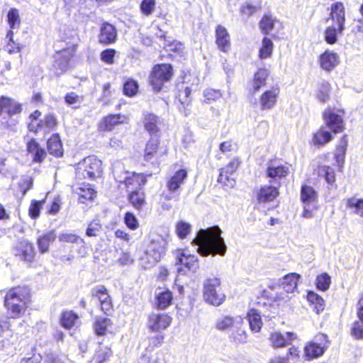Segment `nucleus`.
I'll list each match as a JSON object with an SVG mask.
<instances>
[{
    "mask_svg": "<svg viewBox=\"0 0 363 363\" xmlns=\"http://www.w3.org/2000/svg\"><path fill=\"white\" fill-rule=\"evenodd\" d=\"M221 230L218 226L201 229L193 240L192 244L197 246V252L202 256L218 255L224 256L227 246L221 237Z\"/></svg>",
    "mask_w": 363,
    "mask_h": 363,
    "instance_id": "nucleus-1",
    "label": "nucleus"
},
{
    "mask_svg": "<svg viewBox=\"0 0 363 363\" xmlns=\"http://www.w3.org/2000/svg\"><path fill=\"white\" fill-rule=\"evenodd\" d=\"M29 298L30 292L26 287L18 286L7 292L4 303L12 318H18L24 313Z\"/></svg>",
    "mask_w": 363,
    "mask_h": 363,
    "instance_id": "nucleus-2",
    "label": "nucleus"
},
{
    "mask_svg": "<svg viewBox=\"0 0 363 363\" xmlns=\"http://www.w3.org/2000/svg\"><path fill=\"white\" fill-rule=\"evenodd\" d=\"M330 19L333 23L325 28L324 38L328 44L333 45L336 43L337 35L342 34L345 29V11L341 2H336L332 5Z\"/></svg>",
    "mask_w": 363,
    "mask_h": 363,
    "instance_id": "nucleus-3",
    "label": "nucleus"
},
{
    "mask_svg": "<svg viewBox=\"0 0 363 363\" xmlns=\"http://www.w3.org/2000/svg\"><path fill=\"white\" fill-rule=\"evenodd\" d=\"M203 298L208 303L218 306L225 299V295L221 288L220 279L218 277L208 278L203 283Z\"/></svg>",
    "mask_w": 363,
    "mask_h": 363,
    "instance_id": "nucleus-4",
    "label": "nucleus"
},
{
    "mask_svg": "<svg viewBox=\"0 0 363 363\" xmlns=\"http://www.w3.org/2000/svg\"><path fill=\"white\" fill-rule=\"evenodd\" d=\"M101 164V161L96 157L89 156L77 164L76 175L80 179H94L100 177L102 172Z\"/></svg>",
    "mask_w": 363,
    "mask_h": 363,
    "instance_id": "nucleus-5",
    "label": "nucleus"
},
{
    "mask_svg": "<svg viewBox=\"0 0 363 363\" xmlns=\"http://www.w3.org/2000/svg\"><path fill=\"white\" fill-rule=\"evenodd\" d=\"M173 75L172 67L169 64L155 65L150 75V83L153 89L159 91L164 83L169 82Z\"/></svg>",
    "mask_w": 363,
    "mask_h": 363,
    "instance_id": "nucleus-6",
    "label": "nucleus"
},
{
    "mask_svg": "<svg viewBox=\"0 0 363 363\" xmlns=\"http://www.w3.org/2000/svg\"><path fill=\"white\" fill-rule=\"evenodd\" d=\"M172 318L165 313H152L147 318V327L152 332L167 329L172 323Z\"/></svg>",
    "mask_w": 363,
    "mask_h": 363,
    "instance_id": "nucleus-7",
    "label": "nucleus"
},
{
    "mask_svg": "<svg viewBox=\"0 0 363 363\" xmlns=\"http://www.w3.org/2000/svg\"><path fill=\"white\" fill-rule=\"evenodd\" d=\"M167 245V240L162 236L157 235L152 239L146 253L152 258L153 263L159 262L165 254Z\"/></svg>",
    "mask_w": 363,
    "mask_h": 363,
    "instance_id": "nucleus-8",
    "label": "nucleus"
},
{
    "mask_svg": "<svg viewBox=\"0 0 363 363\" xmlns=\"http://www.w3.org/2000/svg\"><path fill=\"white\" fill-rule=\"evenodd\" d=\"M327 337L325 335H320L316 337L317 341H312L308 342L305 348V355L308 359L316 358L321 356L325 348L328 347Z\"/></svg>",
    "mask_w": 363,
    "mask_h": 363,
    "instance_id": "nucleus-9",
    "label": "nucleus"
},
{
    "mask_svg": "<svg viewBox=\"0 0 363 363\" xmlns=\"http://www.w3.org/2000/svg\"><path fill=\"white\" fill-rule=\"evenodd\" d=\"M323 118L326 126L334 133H341L344 130L342 116L333 109L327 108L323 113Z\"/></svg>",
    "mask_w": 363,
    "mask_h": 363,
    "instance_id": "nucleus-10",
    "label": "nucleus"
},
{
    "mask_svg": "<svg viewBox=\"0 0 363 363\" xmlns=\"http://www.w3.org/2000/svg\"><path fill=\"white\" fill-rule=\"evenodd\" d=\"M279 88L273 86L270 89L264 91L259 97V105L262 110H271L277 104Z\"/></svg>",
    "mask_w": 363,
    "mask_h": 363,
    "instance_id": "nucleus-11",
    "label": "nucleus"
},
{
    "mask_svg": "<svg viewBox=\"0 0 363 363\" xmlns=\"http://www.w3.org/2000/svg\"><path fill=\"white\" fill-rule=\"evenodd\" d=\"M296 337V335L294 333L286 332L281 333L279 331H275L271 333L269 341L274 348H280L291 344Z\"/></svg>",
    "mask_w": 363,
    "mask_h": 363,
    "instance_id": "nucleus-12",
    "label": "nucleus"
},
{
    "mask_svg": "<svg viewBox=\"0 0 363 363\" xmlns=\"http://www.w3.org/2000/svg\"><path fill=\"white\" fill-rule=\"evenodd\" d=\"M240 324H244L242 317L240 315H223L216 320L215 327L219 331H231L235 326H238Z\"/></svg>",
    "mask_w": 363,
    "mask_h": 363,
    "instance_id": "nucleus-13",
    "label": "nucleus"
},
{
    "mask_svg": "<svg viewBox=\"0 0 363 363\" xmlns=\"http://www.w3.org/2000/svg\"><path fill=\"white\" fill-rule=\"evenodd\" d=\"M289 172L287 165L283 164L278 161H270L268 163L266 171L267 176L274 182L282 177H285Z\"/></svg>",
    "mask_w": 363,
    "mask_h": 363,
    "instance_id": "nucleus-14",
    "label": "nucleus"
},
{
    "mask_svg": "<svg viewBox=\"0 0 363 363\" xmlns=\"http://www.w3.org/2000/svg\"><path fill=\"white\" fill-rule=\"evenodd\" d=\"M92 294L98 298L101 304V309L104 313L108 314L111 312L112 303L111 298L107 292V289L104 286L94 289Z\"/></svg>",
    "mask_w": 363,
    "mask_h": 363,
    "instance_id": "nucleus-15",
    "label": "nucleus"
},
{
    "mask_svg": "<svg viewBox=\"0 0 363 363\" xmlns=\"http://www.w3.org/2000/svg\"><path fill=\"white\" fill-rule=\"evenodd\" d=\"M177 264L183 265L188 271L192 272H195L199 268L197 257L184 250L178 252Z\"/></svg>",
    "mask_w": 363,
    "mask_h": 363,
    "instance_id": "nucleus-16",
    "label": "nucleus"
},
{
    "mask_svg": "<svg viewBox=\"0 0 363 363\" xmlns=\"http://www.w3.org/2000/svg\"><path fill=\"white\" fill-rule=\"evenodd\" d=\"M279 185H264L259 189L257 194L259 203H266L274 201L279 195Z\"/></svg>",
    "mask_w": 363,
    "mask_h": 363,
    "instance_id": "nucleus-17",
    "label": "nucleus"
},
{
    "mask_svg": "<svg viewBox=\"0 0 363 363\" xmlns=\"http://www.w3.org/2000/svg\"><path fill=\"white\" fill-rule=\"evenodd\" d=\"M117 38V33L115 27L108 23H102L100 28V34L99 35V43L108 45L115 43Z\"/></svg>",
    "mask_w": 363,
    "mask_h": 363,
    "instance_id": "nucleus-18",
    "label": "nucleus"
},
{
    "mask_svg": "<svg viewBox=\"0 0 363 363\" xmlns=\"http://www.w3.org/2000/svg\"><path fill=\"white\" fill-rule=\"evenodd\" d=\"M16 255L25 262H31L35 257L33 244L27 240L20 242L16 249Z\"/></svg>",
    "mask_w": 363,
    "mask_h": 363,
    "instance_id": "nucleus-19",
    "label": "nucleus"
},
{
    "mask_svg": "<svg viewBox=\"0 0 363 363\" xmlns=\"http://www.w3.org/2000/svg\"><path fill=\"white\" fill-rule=\"evenodd\" d=\"M319 62L323 69L330 72L339 64V56L333 51L326 50L320 56Z\"/></svg>",
    "mask_w": 363,
    "mask_h": 363,
    "instance_id": "nucleus-20",
    "label": "nucleus"
},
{
    "mask_svg": "<svg viewBox=\"0 0 363 363\" xmlns=\"http://www.w3.org/2000/svg\"><path fill=\"white\" fill-rule=\"evenodd\" d=\"M216 43L218 49L224 52L230 49V35L226 28L220 25L218 26L216 30Z\"/></svg>",
    "mask_w": 363,
    "mask_h": 363,
    "instance_id": "nucleus-21",
    "label": "nucleus"
},
{
    "mask_svg": "<svg viewBox=\"0 0 363 363\" xmlns=\"http://www.w3.org/2000/svg\"><path fill=\"white\" fill-rule=\"evenodd\" d=\"M143 125L145 129L150 135H156L160 131L161 120L157 116L153 113H146L144 114Z\"/></svg>",
    "mask_w": 363,
    "mask_h": 363,
    "instance_id": "nucleus-22",
    "label": "nucleus"
},
{
    "mask_svg": "<svg viewBox=\"0 0 363 363\" xmlns=\"http://www.w3.org/2000/svg\"><path fill=\"white\" fill-rule=\"evenodd\" d=\"M125 176L123 179L118 176L116 180L120 183H124L126 187L135 189L145 184L143 175L129 172H125Z\"/></svg>",
    "mask_w": 363,
    "mask_h": 363,
    "instance_id": "nucleus-23",
    "label": "nucleus"
},
{
    "mask_svg": "<svg viewBox=\"0 0 363 363\" xmlns=\"http://www.w3.org/2000/svg\"><path fill=\"white\" fill-rule=\"evenodd\" d=\"M56 239V234L54 230H50L40 235L37 239V246L40 253L44 254L49 251L51 243Z\"/></svg>",
    "mask_w": 363,
    "mask_h": 363,
    "instance_id": "nucleus-24",
    "label": "nucleus"
},
{
    "mask_svg": "<svg viewBox=\"0 0 363 363\" xmlns=\"http://www.w3.org/2000/svg\"><path fill=\"white\" fill-rule=\"evenodd\" d=\"M269 74V72L267 69H259L255 74L252 82V88L250 91L252 94L257 93L262 87L266 86V81Z\"/></svg>",
    "mask_w": 363,
    "mask_h": 363,
    "instance_id": "nucleus-25",
    "label": "nucleus"
},
{
    "mask_svg": "<svg viewBox=\"0 0 363 363\" xmlns=\"http://www.w3.org/2000/svg\"><path fill=\"white\" fill-rule=\"evenodd\" d=\"M187 177L185 169H179L172 175L167 183L169 191L174 192L182 185Z\"/></svg>",
    "mask_w": 363,
    "mask_h": 363,
    "instance_id": "nucleus-26",
    "label": "nucleus"
},
{
    "mask_svg": "<svg viewBox=\"0 0 363 363\" xmlns=\"http://www.w3.org/2000/svg\"><path fill=\"white\" fill-rule=\"evenodd\" d=\"M317 193L314 189L307 184H303L301 189V200L303 204L309 206L317 205Z\"/></svg>",
    "mask_w": 363,
    "mask_h": 363,
    "instance_id": "nucleus-27",
    "label": "nucleus"
},
{
    "mask_svg": "<svg viewBox=\"0 0 363 363\" xmlns=\"http://www.w3.org/2000/svg\"><path fill=\"white\" fill-rule=\"evenodd\" d=\"M94 328L97 335H104L112 332L113 323L109 318L99 317L94 323Z\"/></svg>",
    "mask_w": 363,
    "mask_h": 363,
    "instance_id": "nucleus-28",
    "label": "nucleus"
},
{
    "mask_svg": "<svg viewBox=\"0 0 363 363\" xmlns=\"http://www.w3.org/2000/svg\"><path fill=\"white\" fill-rule=\"evenodd\" d=\"M123 118L124 117L120 114L109 115L104 118L99 125V128L101 131H110L115 125L123 123Z\"/></svg>",
    "mask_w": 363,
    "mask_h": 363,
    "instance_id": "nucleus-29",
    "label": "nucleus"
},
{
    "mask_svg": "<svg viewBox=\"0 0 363 363\" xmlns=\"http://www.w3.org/2000/svg\"><path fill=\"white\" fill-rule=\"evenodd\" d=\"M333 140L331 133L322 126L318 131L314 133L312 143L315 146L321 147Z\"/></svg>",
    "mask_w": 363,
    "mask_h": 363,
    "instance_id": "nucleus-30",
    "label": "nucleus"
},
{
    "mask_svg": "<svg viewBox=\"0 0 363 363\" xmlns=\"http://www.w3.org/2000/svg\"><path fill=\"white\" fill-rule=\"evenodd\" d=\"M300 275L296 273H290L284 276L281 281L284 290L287 293H293L297 287Z\"/></svg>",
    "mask_w": 363,
    "mask_h": 363,
    "instance_id": "nucleus-31",
    "label": "nucleus"
},
{
    "mask_svg": "<svg viewBox=\"0 0 363 363\" xmlns=\"http://www.w3.org/2000/svg\"><path fill=\"white\" fill-rule=\"evenodd\" d=\"M48 150L50 154L55 157H61L63 155L62 145L58 135H53L49 138Z\"/></svg>",
    "mask_w": 363,
    "mask_h": 363,
    "instance_id": "nucleus-32",
    "label": "nucleus"
},
{
    "mask_svg": "<svg viewBox=\"0 0 363 363\" xmlns=\"http://www.w3.org/2000/svg\"><path fill=\"white\" fill-rule=\"evenodd\" d=\"M9 327L8 318L0 320V328L2 329V333L0 334V342L2 344V347H7L11 342L10 338H12L13 335Z\"/></svg>",
    "mask_w": 363,
    "mask_h": 363,
    "instance_id": "nucleus-33",
    "label": "nucleus"
},
{
    "mask_svg": "<svg viewBox=\"0 0 363 363\" xmlns=\"http://www.w3.org/2000/svg\"><path fill=\"white\" fill-rule=\"evenodd\" d=\"M247 318L252 331L257 333L262 327L261 315L257 310L252 308L247 312Z\"/></svg>",
    "mask_w": 363,
    "mask_h": 363,
    "instance_id": "nucleus-34",
    "label": "nucleus"
},
{
    "mask_svg": "<svg viewBox=\"0 0 363 363\" xmlns=\"http://www.w3.org/2000/svg\"><path fill=\"white\" fill-rule=\"evenodd\" d=\"M159 140L156 138H152L147 143L144 157L146 161H150L154 158H158Z\"/></svg>",
    "mask_w": 363,
    "mask_h": 363,
    "instance_id": "nucleus-35",
    "label": "nucleus"
},
{
    "mask_svg": "<svg viewBox=\"0 0 363 363\" xmlns=\"http://www.w3.org/2000/svg\"><path fill=\"white\" fill-rule=\"evenodd\" d=\"M27 150L29 153L34 155L33 160L40 162L43 160L46 153L45 150L39 146V144L33 139L27 143Z\"/></svg>",
    "mask_w": 363,
    "mask_h": 363,
    "instance_id": "nucleus-36",
    "label": "nucleus"
},
{
    "mask_svg": "<svg viewBox=\"0 0 363 363\" xmlns=\"http://www.w3.org/2000/svg\"><path fill=\"white\" fill-rule=\"evenodd\" d=\"M74 191L79 196V201L83 203H84L87 200H93L96 194V192L89 185L77 187Z\"/></svg>",
    "mask_w": 363,
    "mask_h": 363,
    "instance_id": "nucleus-37",
    "label": "nucleus"
},
{
    "mask_svg": "<svg viewBox=\"0 0 363 363\" xmlns=\"http://www.w3.org/2000/svg\"><path fill=\"white\" fill-rule=\"evenodd\" d=\"M307 299L313 306V311L317 313H320L325 308V301L323 298L313 291H309L307 295Z\"/></svg>",
    "mask_w": 363,
    "mask_h": 363,
    "instance_id": "nucleus-38",
    "label": "nucleus"
},
{
    "mask_svg": "<svg viewBox=\"0 0 363 363\" xmlns=\"http://www.w3.org/2000/svg\"><path fill=\"white\" fill-rule=\"evenodd\" d=\"M346 206L352 213L360 218H363V199L352 197L347 200Z\"/></svg>",
    "mask_w": 363,
    "mask_h": 363,
    "instance_id": "nucleus-39",
    "label": "nucleus"
},
{
    "mask_svg": "<svg viewBox=\"0 0 363 363\" xmlns=\"http://www.w3.org/2000/svg\"><path fill=\"white\" fill-rule=\"evenodd\" d=\"M244 324H240L235 326L230 334V337L236 343L242 344L247 340V334L243 328Z\"/></svg>",
    "mask_w": 363,
    "mask_h": 363,
    "instance_id": "nucleus-40",
    "label": "nucleus"
},
{
    "mask_svg": "<svg viewBox=\"0 0 363 363\" xmlns=\"http://www.w3.org/2000/svg\"><path fill=\"white\" fill-rule=\"evenodd\" d=\"M172 301V294L169 290L158 292L157 294V306L160 309L167 308Z\"/></svg>",
    "mask_w": 363,
    "mask_h": 363,
    "instance_id": "nucleus-41",
    "label": "nucleus"
},
{
    "mask_svg": "<svg viewBox=\"0 0 363 363\" xmlns=\"http://www.w3.org/2000/svg\"><path fill=\"white\" fill-rule=\"evenodd\" d=\"M128 200L137 210H140L145 203V194L140 191H133L129 194Z\"/></svg>",
    "mask_w": 363,
    "mask_h": 363,
    "instance_id": "nucleus-42",
    "label": "nucleus"
},
{
    "mask_svg": "<svg viewBox=\"0 0 363 363\" xmlns=\"http://www.w3.org/2000/svg\"><path fill=\"white\" fill-rule=\"evenodd\" d=\"M260 28L264 33L268 34L280 23L271 16L265 15L260 21Z\"/></svg>",
    "mask_w": 363,
    "mask_h": 363,
    "instance_id": "nucleus-43",
    "label": "nucleus"
},
{
    "mask_svg": "<svg viewBox=\"0 0 363 363\" xmlns=\"http://www.w3.org/2000/svg\"><path fill=\"white\" fill-rule=\"evenodd\" d=\"M273 48L274 45L272 41L267 38H264L262 40V46L259 49V58L266 59L269 57L272 54Z\"/></svg>",
    "mask_w": 363,
    "mask_h": 363,
    "instance_id": "nucleus-44",
    "label": "nucleus"
},
{
    "mask_svg": "<svg viewBox=\"0 0 363 363\" xmlns=\"http://www.w3.org/2000/svg\"><path fill=\"white\" fill-rule=\"evenodd\" d=\"M77 320L78 315L77 314L72 311H65L62 315L61 324L64 328L69 329L74 325Z\"/></svg>",
    "mask_w": 363,
    "mask_h": 363,
    "instance_id": "nucleus-45",
    "label": "nucleus"
},
{
    "mask_svg": "<svg viewBox=\"0 0 363 363\" xmlns=\"http://www.w3.org/2000/svg\"><path fill=\"white\" fill-rule=\"evenodd\" d=\"M318 175L323 177L325 181L330 185L335 182V175L334 170L329 166L323 165L318 168Z\"/></svg>",
    "mask_w": 363,
    "mask_h": 363,
    "instance_id": "nucleus-46",
    "label": "nucleus"
},
{
    "mask_svg": "<svg viewBox=\"0 0 363 363\" xmlns=\"http://www.w3.org/2000/svg\"><path fill=\"white\" fill-rule=\"evenodd\" d=\"M7 21L11 29L18 28L21 25V18L17 9H11L7 13Z\"/></svg>",
    "mask_w": 363,
    "mask_h": 363,
    "instance_id": "nucleus-47",
    "label": "nucleus"
},
{
    "mask_svg": "<svg viewBox=\"0 0 363 363\" xmlns=\"http://www.w3.org/2000/svg\"><path fill=\"white\" fill-rule=\"evenodd\" d=\"M5 111L9 115L19 113L22 108L21 105L12 99L5 97Z\"/></svg>",
    "mask_w": 363,
    "mask_h": 363,
    "instance_id": "nucleus-48",
    "label": "nucleus"
},
{
    "mask_svg": "<svg viewBox=\"0 0 363 363\" xmlns=\"http://www.w3.org/2000/svg\"><path fill=\"white\" fill-rule=\"evenodd\" d=\"M316 286L323 291H327L331 283V278L327 273H322L316 277Z\"/></svg>",
    "mask_w": 363,
    "mask_h": 363,
    "instance_id": "nucleus-49",
    "label": "nucleus"
},
{
    "mask_svg": "<svg viewBox=\"0 0 363 363\" xmlns=\"http://www.w3.org/2000/svg\"><path fill=\"white\" fill-rule=\"evenodd\" d=\"M330 86L328 82H323L320 84L317 91L316 97L321 102H325L329 99Z\"/></svg>",
    "mask_w": 363,
    "mask_h": 363,
    "instance_id": "nucleus-50",
    "label": "nucleus"
},
{
    "mask_svg": "<svg viewBox=\"0 0 363 363\" xmlns=\"http://www.w3.org/2000/svg\"><path fill=\"white\" fill-rule=\"evenodd\" d=\"M218 182L227 188L232 189L235 186L236 181L235 177L233 175H230L229 173H226L224 172H220L219 177L218 178Z\"/></svg>",
    "mask_w": 363,
    "mask_h": 363,
    "instance_id": "nucleus-51",
    "label": "nucleus"
},
{
    "mask_svg": "<svg viewBox=\"0 0 363 363\" xmlns=\"http://www.w3.org/2000/svg\"><path fill=\"white\" fill-rule=\"evenodd\" d=\"M156 6L155 0H143L140 5L141 12L148 16L153 13Z\"/></svg>",
    "mask_w": 363,
    "mask_h": 363,
    "instance_id": "nucleus-52",
    "label": "nucleus"
},
{
    "mask_svg": "<svg viewBox=\"0 0 363 363\" xmlns=\"http://www.w3.org/2000/svg\"><path fill=\"white\" fill-rule=\"evenodd\" d=\"M191 230V226L189 223L179 221L177 223L176 226V232L177 235L180 238H184L190 233Z\"/></svg>",
    "mask_w": 363,
    "mask_h": 363,
    "instance_id": "nucleus-53",
    "label": "nucleus"
},
{
    "mask_svg": "<svg viewBox=\"0 0 363 363\" xmlns=\"http://www.w3.org/2000/svg\"><path fill=\"white\" fill-rule=\"evenodd\" d=\"M138 89V85L137 82L133 79H129L124 84L123 92L126 96H134L137 93Z\"/></svg>",
    "mask_w": 363,
    "mask_h": 363,
    "instance_id": "nucleus-54",
    "label": "nucleus"
},
{
    "mask_svg": "<svg viewBox=\"0 0 363 363\" xmlns=\"http://www.w3.org/2000/svg\"><path fill=\"white\" fill-rule=\"evenodd\" d=\"M59 240L61 242H80L84 243L83 239L80 238L79 236H77L76 234H73L71 233H62L59 237Z\"/></svg>",
    "mask_w": 363,
    "mask_h": 363,
    "instance_id": "nucleus-55",
    "label": "nucleus"
},
{
    "mask_svg": "<svg viewBox=\"0 0 363 363\" xmlns=\"http://www.w3.org/2000/svg\"><path fill=\"white\" fill-rule=\"evenodd\" d=\"M101 229V225L99 220H94L91 221L86 230V235L89 237H96L99 235Z\"/></svg>",
    "mask_w": 363,
    "mask_h": 363,
    "instance_id": "nucleus-56",
    "label": "nucleus"
},
{
    "mask_svg": "<svg viewBox=\"0 0 363 363\" xmlns=\"http://www.w3.org/2000/svg\"><path fill=\"white\" fill-rule=\"evenodd\" d=\"M65 101L68 105L78 107V106L83 101V96H79L74 92H70L66 94Z\"/></svg>",
    "mask_w": 363,
    "mask_h": 363,
    "instance_id": "nucleus-57",
    "label": "nucleus"
},
{
    "mask_svg": "<svg viewBox=\"0 0 363 363\" xmlns=\"http://www.w3.org/2000/svg\"><path fill=\"white\" fill-rule=\"evenodd\" d=\"M223 94L220 90L212 89H206L203 91V96L206 103H210L212 101H216L222 97Z\"/></svg>",
    "mask_w": 363,
    "mask_h": 363,
    "instance_id": "nucleus-58",
    "label": "nucleus"
},
{
    "mask_svg": "<svg viewBox=\"0 0 363 363\" xmlns=\"http://www.w3.org/2000/svg\"><path fill=\"white\" fill-rule=\"evenodd\" d=\"M124 222L126 226L130 230H136L139 227V223L135 215L127 212L124 216Z\"/></svg>",
    "mask_w": 363,
    "mask_h": 363,
    "instance_id": "nucleus-59",
    "label": "nucleus"
},
{
    "mask_svg": "<svg viewBox=\"0 0 363 363\" xmlns=\"http://www.w3.org/2000/svg\"><path fill=\"white\" fill-rule=\"evenodd\" d=\"M42 207L43 201H32L28 210L29 216L33 219L38 218Z\"/></svg>",
    "mask_w": 363,
    "mask_h": 363,
    "instance_id": "nucleus-60",
    "label": "nucleus"
},
{
    "mask_svg": "<svg viewBox=\"0 0 363 363\" xmlns=\"http://www.w3.org/2000/svg\"><path fill=\"white\" fill-rule=\"evenodd\" d=\"M347 143L345 137L342 139L341 144L337 147L335 153V158L339 165L343 163Z\"/></svg>",
    "mask_w": 363,
    "mask_h": 363,
    "instance_id": "nucleus-61",
    "label": "nucleus"
},
{
    "mask_svg": "<svg viewBox=\"0 0 363 363\" xmlns=\"http://www.w3.org/2000/svg\"><path fill=\"white\" fill-rule=\"evenodd\" d=\"M116 50L114 49H106L101 52V60L106 64L112 65L114 62Z\"/></svg>",
    "mask_w": 363,
    "mask_h": 363,
    "instance_id": "nucleus-62",
    "label": "nucleus"
},
{
    "mask_svg": "<svg viewBox=\"0 0 363 363\" xmlns=\"http://www.w3.org/2000/svg\"><path fill=\"white\" fill-rule=\"evenodd\" d=\"M111 350L108 347L100 348L95 354L94 359L99 363H102L110 356Z\"/></svg>",
    "mask_w": 363,
    "mask_h": 363,
    "instance_id": "nucleus-63",
    "label": "nucleus"
},
{
    "mask_svg": "<svg viewBox=\"0 0 363 363\" xmlns=\"http://www.w3.org/2000/svg\"><path fill=\"white\" fill-rule=\"evenodd\" d=\"M352 335L356 339L363 338V322L355 321L352 328Z\"/></svg>",
    "mask_w": 363,
    "mask_h": 363,
    "instance_id": "nucleus-64",
    "label": "nucleus"
}]
</instances>
